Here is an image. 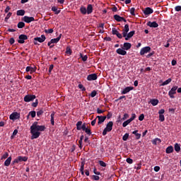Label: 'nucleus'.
I'll return each instance as SVG.
<instances>
[{"label":"nucleus","instance_id":"43","mask_svg":"<svg viewBox=\"0 0 181 181\" xmlns=\"http://www.w3.org/2000/svg\"><path fill=\"white\" fill-rule=\"evenodd\" d=\"M12 16V13L9 12L8 13L7 16H6V18H4L5 22H8V20L9 19V18H11Z\"/></svg>","mask_w":181,"mask_h":181},{"label":"nucleus","instance_id":"7","mask_svg":"<svg viewBox=\"0 0 181 181\" xmlns=\"http://www.w3.org/2000/svg\"><path fill=\"white\" fill-rule=\"evenodd\" d=\"M18 42L21 45H23V43H25V40H28V35L21 34L18 36Z\"/></svg>","mask_w":181,"mask_h":181},{"label":"nucleus","instance_id":"8","mask_svg":"<svg viewBox=\"0 0 181 181\" xmlns=\"http://www.w3.org/2000/svg\"><path fill=\"white\" fill-rule=\"evenodd\" d=\"M9 118L10 119H12V121L19 119L21 118V114L18 113V112H14L10 115Z\"/></svg>","mask_w":181,"mask_h":181},{"label":"nucleus","instance_id":"15","mask_svg":"<svg viewBox=\"0 0 181 181\" xmlns=\"http://www.w3.org/2000/svg\"><path fill=\"white\" fill-rule=\"evenodd\" d=\"M132 90H134V86H127L122 91V94H128Z\"/></svg>","mask_w":181,"mask_h":181},{"label":"nucleus","instance_id":"42","mask_svg":"<svg viewBox=\"0 0 181 181\" xmlns=\"http://www.w3.org/2000/svg\"><path fill=\"white\" fill-rule=\"evenodd\" d=\"M66 54H71V53H73L70 47H69V46L66 47Z\"/></svg>","mask_w":181,"mask_h":181},{"label":"nucleus","instance_id":"56","mask_svg":"<svg viewBox=\"0 0 181 181\" xmlns=\"http://www.w3.org/2000/svg\"><path fill=\"white\" fill-rule=\"evenodd\" d=\"M142 168V163H139L137 164V167H134V169H136V170H139Z\"/></svg>","mask_w":181,"mask_h":181},{"label":"nucleus","instance_id":"30","mask_svg":"<svg viewBox=\"0 0 181 181\" xmlns=\"http://www.w3.org/2000/svg\"><path fill=\"white\" fill-rule=\"evenodd\" d=\"M16 15L17 16H23L25 15V10H18Z\"/></svg>","mask_w":181,"mask_h":181},{"label":"nucleus","instance_id":"37","mask_svg":"<svg viewBox=\"0 0 181 181\" xmlns=\"http://www.w3.org/2000/svg\"><path fill=\"white\" fill-rule=\"evenodd\" d=\"M80 57L82 59L83 62H87V59H88V56L83 55V54H80Z\"/></svg>","mask_w":181,"mask_h":181},{"label":"nucleus","instance_id":"2","mask_svg":"<svg viewBox=\"0 0 181 181\" xmlns=\"http://www.w3.org/2000/svg\"><path fill=\"white\" fill-rule=\"evenodd\" d=\"M113 125H114V123L112 122H109L107 124L106 127L104 129L103 132V136H105V135H107V132H111L112 131Z\"/></svg>","mask_w":181,"mask_h":181},{"label":"nucleus","instance_id":"29","mask_svg":"<svg viewBox=\"0 0 181 181\" xmlns=\"http://www.w3.org/2000/svg\"><path fill=\"white\" fill-rule=\"evenodd\" d=\"M52 11L53 12H55V15H59V13H60V12H62V11L57 9V7H56V6L52 7Z\"/></svg>","mask_w":181,"mask_h":181},{"label":"nucleus","instance_id":"62","mask_svg":"<svg viewBox=\"0 0 181 181\" xmlns=\"http://www.w3.org/2000/svg\"><path fill=\"white\" fill-rule=\"evenodd\" d=\"M127 118H129V115H128V113H125L124 115V117H122L123 121H125V119H127Z\"/></svg>","mask_w":181,"mask_h":181},{"label":"nucleus","instance_id":"44","mask_svg":"<svg viewBox=\"0 0 181 181\" xmlns=\"http://www.w3.org/2000/svg\"><path fill=\"white\" fill-rule=\"evenodd\" d=\"M128 138H129V134L126 133V134L123 136L122 139H123L124 141H128Z\"/></svg>","mask_w":181,"mask_h":181},{"label":"nucleus","instance_id":"6","mask_svg":"<svg viewBox=\"0 0 181 181\" xmlns=\"http://www.w3.org/2000/svg\"><path fill=\"white\" fill-rule=\"evenodd\" d=\"M36 98V95H27L24 97L25 103H30V101H33Z\"/></svg>","mask_w":181,"mask_h":181},{"label":"nucleus","instance_id":"10","mask_svg":"<svg viewBox=\"0 0 181 181\" xmlns=\"http://www.w3.org/2000/svg\"><path fill=\"white\" fill-rule=\"evenodd\" d=\"M22 21H23V22H25V23H30V22H35V18L34 17H29L28 16H25L22 18Z\"/></svg>","mask_w":181,"mask_h":181},{"label":"nucleus","instance_id":"12","mask_svg":"<svg viewBox=\"0 0 181 181\" xmlns=\"http://www.w3.org/2000/svg\"><path fill=\"white\" fill-rule=\"evenodd\" d=\"M128 32H129V25L126 24L124 25V28L122 30L123 37H127V35H128Z\"/></svg>","mask_w":181,"mask_h":181},{"label":"nucleus","instance_id":"46","mask_svg":"<svg viewBox=\"0 0 181 181\" xmlns=\"http://www.w3.org/2000/svg\"><path fill=\"white\" fill-rule=\"evenodd\" d=\"M37 104H39V100L36 99L35 102L32 103V107H34V108H36V107H37Z\"/></svg>","mask_w":181,"mask_h":181},{"label":"nucleus","instance_id":"11","mask_svg":"<svg viewBox=\"0 0 181 181\" xmlns=\"http://www.w3.org/2000/svg\"><path fill=\"white\" fill-rule=\"evenodd\" d=\"M98 78V76H97V74H89L87 76V80L88 81H94L97 80Z\"/></svg>","mask_w":181,"mask_h":181},{"label":"nucleus","instance_id":"45","mask_svg":"<svg viewBox=\"0 0 181 181\" xmlns=\"http://www.w3.org/2000/svg\"><path fill=\"white\" fill-rule=\"evenodd\" d=\"M37 69V68L36 66H34V67L31 66V69L30 70V74H33V73L36 71Z\"/></svg>","mask_w":181,"mask_h":181},{"label":"nucleus","instance_id":"25","mask_svg":"<svg viewBox=\"0 0 181 181\" xmlns=\"http://www.w3.org/2000/svg\"><path fill=\"white\" fill-rule=\"evenodd\" d=\"M81 127H83V122L78 121V122L76 123V129H77L78 131H81Z\"/></svg>","mask_w":181,"mask_h":181},{"label":"nucleus","instance_id":"36","mask_svg":"<svg viewBox=\"0 0 181 181\" xmlns=\"http://www.w3.org/2000/svg\"><path fill=\"white\" fill-rule=\"evenodd\" d=\"M25 26V23L23 22H19L17 25V27L18 29H23V27Z\"/></svg>","mask_w":181,"mask_h":181},{"label":"nucleus","instance_id":"3","mask_svg":"<svg viewBox=\"0 0 181 181\" xmlns=\"http://www.w3.org/2000/svg\"><path fill=\"white\" fill-rule=\"evenodd\" d=\"M28 157L26 156H18L14 160L12 161V165H16V163H19V162H27Z\"/></svg>","mask_w":181,"mask_h":181},{"label":"nucleus","instance_id":"13","mask_svg":"<svg viewBox=\"0 0 181 181\" xmlns=\"http://www.w3.org/2000/svg\"><path fill=\"white\" fill-rule=\"evenodd\" d=\"M112 35H116V36H117L119 39H122V35L119 33V32H118L117 28H112Z\"/></svg>","mask_w":181,"mask_h":181},{"label":"nucleus","instance_id":"17","mask_svg":"<svg viewBox=\"0 0 181 181\" xmlns=\"http://www.w3.org/2000/svg\"><path fill=\"white\" fill-rule=\"evenodd\" d=\"M147 26H149V28H158V26H159V24H158L156 21H153V22L148 21L147 23Z\"/></svg>","mask_w":181,"mask_h":181},{"label":"nucleus","instance_id":"47","mask_svg":"<svg viewBox=\"0 0 181 181\" xmlns=\"http://www.w3.org/2000/svg\"><path fill=\"white\" fill-rule=\"evenodd\" d=\"M83 131L87 134V135H91V129L86 128Z\"/></svg>","mask_w":181,"mask_h":181},{"label":"nucleus","instance_id":"61","mask_svg":"<svg viewBox=\"0 0 181 181\" xmlns=\"http://www.w3.org/2000/svg\"><path fill=\"white\" fill-rule=\"evenodd\" d=\"M84 165H85L84 162H81V168H80L81 172L84 171Z\"/></svg>","mask_w":181,"mask_h":181},{"label":"nucleus","instance_id":"64","mask_svg":"<svg viewBox=\"0 0 181 181\" xmlns=\"http://www.w3.org/2000/svg\"><path fill=\"white\" fill-rule=\"evenodd\" d=\"M86 128L87 127L86 126V123L82 124L81 129H82V131H84L85 129H86Z\"/></svg>","mask_w":181,"mask_h":181},{"label":"nucleus","instance_id":"4","mask_svg":"<svg viewBox=\"0 0 181 181\" xmlns=\"http://www.w3.org/2000/svg\"><path fill=\"white\" fill-rule=\"evenodd\" d=\"M46 40V36L45 35H42L41 37H36L34 38V45H37V42L39 43H43Z\"/></svg>","mask_w":181,"mask_h":181},{"label":"nucleus","instance_id":"34","mask_svg":"<svg viewBox=\"0 0 181 181\" xmlns=\"http://www.w3.org/2000/svg\"><path fill=\"white\" fill-rule=\"evenodd\" d=\"M80 11L83 15H86V13H87V8H86L84 6H81Z\"/></svg>","mask_w":181,"mask_h":181},{"label":"nucleus","instance_id":"63","mask_svg":"<svg viewBox=\"0 0 181 181\" xmlns=\"http://www.w3.org/2000/svg\"><path fill=\"white\" fill-rule=\"evenodd\" d=\"M9 43L10 45H13L15 43V39L13 37L10 38Z\"/></svg>","mask_w":181,"mask_h":181},{"label":"nucleus","instance_id":"35","mask_svg":"<svg viewBox=\"0 0 181 181\" xmlns=\"http://www.w3.org/2000/svg\"><path fill=\"white\" fill-rule=\"evenodd\" d=\"M91 180H100V177L98 175H90Z\"/></svg>","mask_w":181,"mask_h":181},{"label":"nucleus","instance_id":"58","mask_svg":"<svg viewBox=\"0 0 181 181\" xmlns=\"http://www.w3.org/2000/svg\"><path fill=\"white\" fill-rule=\"evenodd\" d=\"M45 32L47 34L53 33L54 30L52 28L48 29V30H45Z\"/></svg>","mask_w":181,"mask_h":181},{"label":"nucleus","instance_id":"38","mask_svg":"<svg viewBox=\"0 0 181 181\" xmlns=\"http://www.w3.org/2000/svg\"><path fill=\"white\" fill-rule=\"evenodd\" d=\"M129 124H131V120L129 119L123 122L122 127L125 128Z\"/></svg>","mask_w":181,"mask_h":181},{"label":"nucleus","instance_id":"59","mask_svg":"<svg viewBox=\"0 0 181 181\" xmlns=\"http://www.w3.org/2000/svg\"><path fill=\"white\" fill-rule=\"evenodd\" d=\"M9 156V153L8 152H6L1 157V159H6Z\"/></svg>","mask_w":181,"mask_h":181},{"label":"nucleus","instance_id":"52","mask_svg":"<svg viewBox=\"0 0 181 181\" xmlns=\"http://www.w3.org/2000/svg\"><path fill=\"white\" fill-rule=\"evenodd\" d=\"M95 95H97V90H93L90 93V97H92V98H94Z\"/></svg>","mask_w":181,"mask_h":181},{"label":"nucleus","instance_id":"49","mask_svg":"<svg viewBox=\"0 0 181 181\" xmlns=\"http://www.w3.org/2000/svg\"><path fill=\"white\" fill-rule=\"evenodd\" d=\"M93 173L95 175H97L98 176H100V175H101V173H100V171H97V168L95 167L93 168Z\"/></svg>","mask_w":181,"mask_h":181},{"label":"nucleus","instance_id":"31","mask_svg":"<svg viewBox=\"0 0 181 181\" xmlns=\"http://www.w3.org/2000/svg\"><path fill=\"white\" fill-rule=\"evenodd\" d=\"M174 149L175 151V152H180V144H175V146H174Z\"/></svg>","mask_w":181,"mask_h":181},{"label":"nucleus","instance_id":"41","mask_svg":"<svg viewBox=\"0 0 181 181\" xmlns=\"http://www.w3.org/2000/svg\"><path fill=\"white\" fill-rule=\"evenodd\" d=\"M16 135H18V129H15L11 136V139H13V138H15V136H16Z\"/></svg>","mask_w":181,"mask_h":181},{"label":"nucleus","instance_id":"50","mask_svg":"<svg viewBox=\"0 0 181 181\" xmlns=\"http://www.w3.org/2000/svg\"><path fill=\"white\" fill-rule=\"evenodd\" d=\"M159 121H160V122H163V121H165V115H159Z\"/></svg>","mask_w":181,"mask_h":181},{"label":"nucleus","instance_id":"54","mask_svg":"<svg viewBox=\"0 0 181 181\" xmlns=\"http://www.w3.org/2000/svg\"><path fill=\"white\" fill-rule=\"evenodd\" d=\"M180 11H181V6H176L175 7V12H180Z\"/></svg>","mask_w":181,"mask_h":181},{"label":"nucleus","instance_id":"5","mask_svg":"<svg viewBox=\"0 0 181 181\" xmlns=\"http://www.w3.org/2000/svg\"><path fill=\"white\" fill-rule=\"evenodd\" d=\"M176 90H177V86H174L172 87L170 90L168 92V95L170 98H175V94H176Z\"/></svg>","mask_w":181,"mask_h":181},{"label":"nucleus","instance_id":"16","mask_svg":"<svg viewBox=\"0 0 181 181\" xmlns=\"http://www.w3.org/2000/svg\"><path fill=\"white\" fill-rule=\"evenodd\" d=\"M144 15H151V13H153V9L151 7H146L144 11Z\"/></svg>","mask_w":181,"mask_h":181},{"label":"nucleus","instance_id":"14","mask_svg":"<svg viewBox=\"0 0 181 181\" xmlns=\"http://www.w3.org/2000/svg\"><path fill=\"white\" fill-rule=\"evenodd\" d=\"M98 119V125H100V124H103L105 119H107V116H97L96 119Z\"/></svg>","mask_w":181,"mask_h":181},{"label":"nucleus","instance_id":"27","mask_svg":"<svg viewBox=\"0 0 181 181\" xmlns=\"http://www.w3.org/2000/svg\"><path fill=\"white\" fill-rule=\"evenodd\" d=\"M170 83H172V78H169L165 81L163 82L162 84H160L161 86H168V84H170Z\"/></svg>","mask_w":181,"mask_h":181},{"label":"nucleus","instance_id":"24","mask_svg":"<svg viewBox=\"0 0 181 181\" xmlns=\"http://www.w3.org/2000/svg\"><path fill=\"white\" fill-rule=\"evenodd\" d=\"M150 103L152 105H153V107H155L156 105H158V104H159V100H158V99H151L150 100Z\"/></svg>","mask_w":181,"mask_h":181},{"label":"nucleus","instance_id":"26","mask_svg":"<svg viewBox=\"0 0 181 181\" xmlns=\"http://www.w3.org/2000/svg\"><path fill=\"white\" fill-rule=\"evenodd\" d=\"M165 152L166 153H172L173 152V146H169L168 147H167L165 149Z\"/></svg>","mask_w":181,"mask_h":181},{"label":"nucleus","instance_id":"20","mask_svg":"<svg viewBox=\"0 0 181 181\" xmlns=\"http://www.w3.org/2000/svg\"><path fill=\"white\" fill-rule=\"evenodd\" d=\"M60 39H62V34H60L57 38L52 39L51 43H59Z\"/></svg>","mask_w":181,"mask_h":181},{"label":"nucleus","instance_id":"28","mask_svg":"<svg viewBox=\"0 0 181 181\" xmlns=\"http://www.w3.org/2000/svg\"><path fill=\"white\" fill-rule=\"evenodd\" d=\"M132 134L135 135L136 139H141V134L138 133V130H135L132 132Z\"/></svg>","mask_w":181,"mask_h":181},{"label":"nucleus","instance_id":"48","mask_svg":"<svg viewBox=\"0 0 181 181\" xmlns=\"http://www.w3.org/2000/svg\"><path fill=\"white\" fill-rule=\"evenodd\" d=\"M78 87L81 91H86V87L83 84H78Z\"/></svg>","mask_w":181,"mask_h":181},{"label":"nucleus","instance_id":"21","mask_svg":"<svg viewBox=\"0 0 181 181\" xmlns=\"http://www.w3.org/2000/svg\"><path fill=\"white\" fill-rule=\"evenodd\" d=\"M86 12L88 15H90V13H93V5L88 4L86 8Z\"/></svg>","mask_w":181,"mask_h":181},{"label":"nucleus","instance_id":"32","mask_svg":"<svg viewBox=\"0 0 181 181\" xmlns=\"http://www.w3.org/2000/svg\"><path fill=\"white\" fill-rule=\"evenodd\" d=\"M55 114L56 113L54 112H53L50 115V117H51L50 121H51L52 125H54V115H55Z\"/></svg>","mask_w":181,"mask_h":181},{"label":"nucleus","instance_id":"39","mask_svg":"<svg viewBox=\"0 0 181 181\" xmlns=\"http://www.w3.org/2000/svg\"><path fill=\"white\" fill-rule=\"evenodd\" d=\"M98 163L100 166H102L103 168H107V163H105V162L103 161V160H99Z\"/></svg>","mask_w":181,"mask_h":181},{"label":"nucleus","instance_id":"51","mask_svg":"<svg viewBox=\"0 0 181 181\" xmlns=\"http://www.w3.org/2000/svg\"><path fill=\"white\" fill-rule=\"evenodd\" d=\"M136 118V115H135V113H133L132 115V117L130 119H129L130 120L131 122H132V121H134V119H135Z\"/></svg>","mask_w":181,"mask_h":181},{"label":"nucleus","instance_id":"53","mask_svg":"<svg viewBox=\"0 0 181 181\" xmlns=\"http://www.w3.org/2000/svg\"><path fill=\"white\" fill-rule=\"evenodd\" d=\"M126 162H127V163H129V165H132V163H134V160H132L131 158H127Z\"/></svg>","mask_w":181,"mask_h":181},{"label":"nucleus","instance_id":"55","mask_svg":"<svg viewBox=\"0 0 181 181\" xmlns=\"http://www.w3.org/2000/svg\"><path fill=\"white\" fill-rule=\"evenodd\" d=\"M130 13H131V15H132V16H135V8L132 7L130 9Z\"/></svg>","mask_w":181,"mask_h":181},{"label":"nucleus","instance_id":"18","mask_svg":"<svg viewBox=\"0 0 181 181\" xmlns=\"http://www.w3.org/2000/svg\"><path fill=\"white\" fill-rule=\"evenodd\" d=\"M116 52L117 53V54H120L121 56H125L127 54V51H125L123 48H118L116 50Z\"/></svg>","mask_w":181,"mask_h":181},{"label":"nucleus","instance_id":"1","mask_svg":"<svg viewBox=\"0 0 181 181\" xmlns=\"http://www.w3.org/2000/svg\"><path fill=\"white\" fill-rule=\"evenodd\" d=\"M37 122H35L30 127L31 139H37L40 136V132L45 131L46 127L44 125H38Z\"/></svg>","mask_w":181,"mask_h":181},{"label":"nucleus","instance_id":"9","mask_svg":"<svg viewBox=\"0 0 181 181\" xmlns=\"http://www.w3.org/2000/svg\"><path fill=\"white\" fill-rule=\"evenodd\" d=\"M151 52V47L147 46L141 48L140 51L141 56H144V54H146V53H149Z\"/></svg>","mask_w":181,"mask_h":181},{"label":"nucleus","instance_id":"40","mask_svg":"<svg viewBox=\"0 0 181 181\" xmlns=\"http://www.w3.org/2000/svg\"><path fill=\"white\" fill-rule=\"evenodd\" d=\"M135 35V30L133 31H130L129 33H127V35L128 36V37H129L131 39V37H132V36H134Z\"/></svg>","mask_w":181,"mask_h":181},{"label":"nucleus","instance_id":"23","mask_svg":"<svg viewBox=\"0 0 181 181\" xmlns=\"http://www.w3.org/2000/svg\"><path fill=\"white\" fill-rule=\"evenodd\" d=\"M11 162H12V157H8L4 162V166H9L11 165Z\"/></svg>","mask_w":181,"mask_h":181},{"label":"nucleus","instance_id":"19","mask_svg":"<svg viewBox=\"0 0 181 181\" xmlns=\"http://www.w3.org/2000/svg\"><path fill=\"white\" fill-rule=\"evenodd\" d=\"M132 47V45L129 42H124L123 45V49L124 50H129Z\"/></svg>","mask_w":181,"mask_h":181},{"label":"nucleus","instance_id":"22","mask_svg":"<svg viewBox=\"0 0 181 181\" xmlns=\"http://www.w3.org/2000/svg\"><path fill=\"white\" fill-rule=\"evenodd\" d=\"M115 21H117V22H122V19H124V17L119 16L118 14H115L114 16Z\"/></svg>","mask_w":181,"mask_h":181},{"label":"nucleus","instance_id":"60","mask_svg":"<svg viewBox=\"0 0 181 181\" xmlns=\"http://www.w3.org/2000/svg\"><path fill=\"white\" fill-rule=\"evenodd\" d=\"M144 118H145V115L144 114H141L139 117V121H144Z\"/></svg>","mask_w":181,"mask_h":181},{"label":"nucleus","instance_id":"33","mask_svg":"<svg viewBox=\"0 0 181 181\" xmlns=\"http://www.w3.org/2000/svg\"><path fill=\"white\" fill-rule=\"evenodd\" d=\"M30 115L32 117V118H35V117H36V111L33 110L30 112L27 116V118H29Z\"/></svg>","mask_w":181,"mask_h":181},{"label":"nucleus","instance_id":"57","mask_svg":"<svg viewBox=\"0 0 181 181\" xmlns=\"http://www.w3.org/2000/svg\"><path fill=\"white\" fill-rule=\"evenodd\" d=\"M44 111L43 110H40L39 111L37 112V116L40 117V116L43 114Z\"/></svg>","mask_w":181,"mask_h":181}]
</instances>
